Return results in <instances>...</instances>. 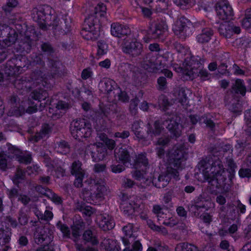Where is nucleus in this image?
I'll return each instance as SVG.
<instances>
[{
  "label": "nucleus",
  "mask_w": 251,
  "mask_h": 251,
  "mask_svg": "<svg viewBox=\"0 0 251 251\" xmlns=\"http://www.w3.org/2000/svg\"><path fill=\"white\" fill-rule=\"evenodd\" d=\"M14 86L19 90H22L23 92H27L32 88L38 87V90H34L30 94V97L35 100H38V102L43 100L45 102L41 103L39 108L37 104L31 105L28 107L26 112L29 114L36 112L38 110L42 111L46 104L50 103L48 98V94L47 90L44 88L49 89L51 86L50 82L45 76V74L40 69H35L28 76H24L21 78H17L14 82Z\"/></svg>",
  "instance_id": "f257e3e1"
},
{
  "label": "nucleus",
  "mask_w": 251,
  "mask_h": 251,
  "mask_svg": "<svg viewBox=\"0 0 251 251\" xmlns=\"http://www.w3.org/2000/svg\"><path fill=\"white\" fill-rule=\"evenodd\" d=\"M178 57L179 58H184L182 67L177 65L174 66V69L178 73L182 74V78L184 80L193 79L195 74H198V75L201 77L202 80H208L210 78V74L206 70H200L198 72V69L200 68L202 64L204 62L203 60H201L198 56H193L191 53L185 49L178 53Z\"/></svg>",
  "instance_id": "f03ea898"
},
{
  "label": "nucleus",
  "mask_w": 251,
  "mask_h": 251,
  "mask_svg": "<svg viewBox=\"0 0 251 251\" xmlns=\"http://www.w3.org/2000/svg\"><path fill=\"white\" fill-rule=\"evenodd\" d=\"M204 179L216 188L228 191V185L226 186V176L224 175L225 169L219 159H209L201 162L200 168Z\"/></svg>",
  "instance_id": "7ed1b4c3"
},
{
  "label": "nucleus",
  "mask_w": 251,
  "mask_h": 251,
  "mask_svg": "<svg viewBox=\"0 0 251 251\" xmlns=\"http://www.w3.org/2000/svg\"><path fill=\"white\" fill-rule=\"evenodd\" d=\"M180 122V118L173 115L164 122L156 121L152 125L148 124L147 126V137H150L152 140L154 137L160 135L165 130L163 126L165 125L171 134L175 137H178L181 135L182 128Z\"/></svg>",
  "instance_id": "20e7f679"
},
{
  "label": "nucleus",
  "mask_w": 251,
  "mask_h": 251,
  "mask_svg": "<svg viewBox=\"0 0 251 251\" xmlns=\"http://www.w3.org/2000/svg\"><path fill=\"white\" fill-rule=\"evenodd\" d=\"M32 17L34 21L38 23L40 28L46 29L47 25L58 26V21L54 20L53 23L50 22L51 18V7L48 5L39 6L32 10Z\"/></svg>",
  "instance_id": "39448f33"
},
{
  "label": "nucleus",
  "mask_w": 251,
  "mask_h": 251,
  "mask_svg": "<svg viewBox=\"0 0 251 251\" xmlns=\"http://www.w3.org/2000/svg\"><path fill=\"white\" fill-rule=\"evenodd\" d=\"M70 131L74 138L81 140L91 135V124L84 119L74 120L71 123Z\"/></svg>",
  "instance_id": "423d86ee"
},
{
  "label": "nucleus",
  "mask_w": 251,
  "mask_h": 251,
  "mask_svg": "<svg viewBox=\"0 0 251 251\" xmlns=\"http://www.w3.org/2000/svg\"><path fill=\"white\" fill-rule=\"evenodd\" d=\"M28 62L25 56L14 55L13 57L7 61L5 68V73L8 76L17 75L21 73L22 69L28 67Z\"/></svg>",
  "instance_id": "0eeeda50"
},
{
  "label": "nucleus",
  "mask_w": 251,
  "mask_h": 251,
  "mask_svg": "<svg viewBox=\"0 0 251 251\" xmlns=\"http://www.w3.org/2000/svg\"><path fill=\"white\" fill-rule=\"evenodd\" d=\"M215 207V203L210 197H206L203 193L194 200L189 207V210L194 215L199 217L203 211H208L210 208Z\"/></svg>",
  "instance_id": "6e6552de"
},
{
  "label": "nucleus",
  "mask_w": 251,
  "mask_h": 251,
  "mask_svg": "<svg viewBox=\"0 0 251 251\" xmlns=\"http://www.w3.org/2000/svg\"><path fill=\"white\" fill-rule=\"evenodd\" d=\"M91 183L90 190L86 188L83 189L81 197L87 202L97 203L102 199L105 188L103 186L95 183L94 180H92Z\"/></svg>",
  "instance_id": "1a4fd4ad"
},
{
  "label": "nucleus",
  "mask_w": 251,
  "mask_h": 251,
  "mask_svg": "<svg viewBox=\"0 0 251 251\" xmlns=\"http://www.w3.org/2000/svg\"><path fill=\"white\" fill-rule=\"evenodd\" d=\"M172 178L176 180L180 179L178 171L172 167H168L165 172L160 174L157 178H154L151 182L156 187L162 188L167 186Z\"/></svg>",
  "instance_id": "9d476101"
},
{
  "label": "nucleus",
  "mask_w": 251,
  "mask_h": 251,
  "mask_svg": "<svg viewBox=\"0 0 251 251\" xmlns=\"http://www.w3.org/2000/svg\"><path fill=\"white\" fill-rule=\"evenodd\" d=\"M85 153H90L93 161L97 162L105 158L107 155V149L105 146L101 143L90 144L86 147Z\"/></svg>",
  "instance_id": "9b49d317"
},
{
  "label": "nucleus",
  "mask_w": 251,
  "mask_h": 251,
  "mask_svg": "<svg viewBox=\"0 0 251 251\" xmlns=\"http://www.w3.org/2000/svg\"><path fill=\"white\" fill-rule=\"evenodd\" d=\"M37 40V36L34 29L27 30L22 36L19 42L20 50L28 52L31 49L34 41Z\"/></svg>",
  "instance_id": "f8f14e48"
},
{
  "label": "nucleus",
  "mask_w": 251,
  "mask_h": 251,
  "mask_svg": "<svg viewBox=\"0 0 251 251\" xmlns=\"http://www.w3.org/2000/svg\"><path fill=\"white\" fill-rule=\"evenodd\" d=\"M35 243L40 245L45 242V244L50 243L53 239L51 230L48 227H38L35 229L33 234Z\"/></svg>",
  "instance_id": "ddd939ff"
},
{
  "label": "nucleus",
  "mask_w": 251,
  "mask_h": 251,
  "mask_svg": "<svg viewBox=\"0 0 251 251\" xmlns=\"http://www.w3.org/2000/svg\"><path fill=\"white\" fill-rule=\"evenodd\" d=\"M18 34L15 29L6 24L0 25V38H3L5 44L11 46L17 39Z\"/></svg>",
  "instance_id": "4468645a"
},
{
  "label": "nucleus",
  "mask_w": 251,
  "mask_h": 251,
  "mask_svg": "<svg viewBox=\"0 0 251 251\" xmlns=\"http://www.w3.org/2000/svg\"><path fill=\"white\" fill-rule=\"evenodd\" d=\"M188 21L181 17L177 20L173 27L175 34L179 38L183 40L191 34L190 28L187 25Z\"/></svg>",
  "instance_id": "2eb2a0df"
},
{
  "label": "nucleus",
  "mask_w": 251,
  "mask_h": 251,
  "mask_svg": "<svg viewBox=\"0 0 251 251\" xmlns=\"http://www.w3.org/2000/svg\"><path fill=\"white\" fill-rule=\"evenodd\" d=\"M187 154L185 153L183 150L181 149H176L172 154L170 161V166L177 171L182 169V163L186 159Z\"/></svg>",
  "instance_id": "dca6fc26"
},
{
  "label": "nucleus",
  "mask_w": 251,
  "mask_h": 251,
  "mask_svg": "<svg viewBox=\"0 0 251 251\" xmlns=\"http://www.w3.org/2000/svg\"><path fill=\"white\" fill-rule=\"evenodd\" d=\"M216 10L219 18L222 20L230 19L233 14L231 6L226 1L219 2L216 5Z\"/></svg>",
  "instance_id": "f3484780"
},
{
  "label": "nucleus",
  "mask_w": 251,
  "mask_h": 251,
  "mask_svg": "<svg viewBox=\"0 0 251 251\" xmlns=\"http://www.w3.org/2000/svg\"><path fill=\"white\" fill-rule=\"evenodd\" d=\"M123 230L125 233V236L123 238V241L126 246H128L135 240L138 236V229L134 227L132 224H128L124 226Z\"/></svg>",
  "instance_id": "a211bd4d"
},
{
  "label": "nucleus",
  "mask_w": 251,
  "mask_h": 251,
  "mask_svg": "<svg viewBox=\"0 0 251 251\" xmlns=\"http://www.w3.org/2000/svg\"><path fill=\"white\" fill-rule=\"evenodd\" d=\"M168 29V26L163 21L158 22L149 31L148 34L151 38L157 39L160 38Z\"/></svg>",
  "instance_id": "6ab92c4d"
},
{
  "label": "nucleus",
  "mask_w": 251,
  "mask_h": 251,
  "mask_svg": "<svg viewBox=\"0 0 251 251\" xmlns=\"http://www.w3.org/2000/svg\"><path fill=\"white\" fill-rule=\"evenodd\" d=\"M138 199L134 196L130 198L127 201H124L122 203V208L126 215L132 214L136 209L138 208L139 204L137 202Z\"/></svg>",
  "instance_id": "aec40b11"
},
{
  "label": "nucleus",
  "mask_w": 251,
  "mask_h": 251,
  "mask_svg": "<svg viewBox=\"0 0 251 251\" xmlns=\"http://www.w3.org/2000/svg\"><path fill=\"white\" fill-rule=\"evenodd\" d=\"M130 29L126 25H122L118 23L111 25V34L118 38L130 34Z\"/></svg>",
  "instance_id": "412c9836"
},
{
  "label": "nucleus",
  "mask_w": 251,
  "mask_h": 251,
  "mask_svg": "<svg viewBox=\"0 0 251 251\" xmlns=\"http://www.w3.org/2000/svg\"><path fill=\"white\" fill-rule=\"evenodd\" d=\"M143 123L141 120H136L133 122L131 126V130L134 133L136 138L139 142H144L148 140L147 137L145 134L142 126Z\"/></svg>",
  "instance_id": "4be33fe9"
},
{
  "label": "nucleus",
  "mask_w": 251,
  "mask_h": 251,
  "mask_svg": "<svg viewBox=\"0 0 251 251\" xmlns=\"http://www.w3.org/2000/svg\"><path fill=\"white\" fill-rule=\"evenodd\" d=\"M11 232L10 229L4 227L1 224H0V247H2V251H7L9 247L6 244L10 240Z\"/></svg>",
  "instance_id": "5701e85b"
},
{
  "label": "nucleus",
  "mask_w": 251,
  "mask_h": 251,
  "mask_svg": "<svg viewBox=\"0 0 251 251\" xmlns=\"http://www.w3.org/2000/svg\"><path fill=\"white\" fill-rule=\"evenodd\" d=\"M142 44L138 41L130 42L123 49L124 52L130 54L133 56H137L141 54L142 51Z\"/></svg>",
  "instance_id": "b1692460"
},
{
  "label": "nucleus",
  "mask_w": 251,
  "mask_h": 251,
  "mask_svg": "<svg viewBox=\"0 0 251 251\" xmlns=\"http://www.w3.org/2000/svg\"><path fill=\"white\" fill-rule=\"evenodd\" d=\"M51 131L52 127L49 124H44L42 125L40 130L32 136L31 140L37 142L42 139L49 137Z\"/></svg>",
  "instance_id": "393cba45"
},
{
  "label": "nucleus",
  "mask_w": 251,
  "mask_h": 251,
  "mask_svg": "<svg viewBox=\"0 0 251 251\" xmlns=\"http://www.w3.org/2000/svg\"><path fill=\"white\" fill-rule=\"evenodd\" d=\"M115 157L121 161L124 165L129 163L130 161V154L127 149L120 148L115 150Z\"/></svg>",
  "instance_id": "a878e982"
},
{
  "label": "nucleus",
  "mask_w": 251,
  "mask_h": 251,
  "mask_svg": "<svg viewBox=\"0 0 251 251\" xmlns=\"http://www.w3.org/2000/svg\"><path fill=\"white\" fill-rule=\"evenodd\" d=\"M214 34V31L210 27L203 28L200 34L196 37L197 41L200 44H205L210 41Z\"/></svg>",
  "instance_id": "bb28decb"
},
{
  "label": "nucleus",
  "mask_w": 251,
  "mask_h": 251,
  "mask_svg": "<svg viewBox=\"0 0 251 251\" xmlns=\"http://www.w3.org/2000/svg\"><path fill=\"white\" fill-rule=\"evenodd\" d=\"M19 99L16 96H12L9 100V104L11 108L8 112V115L15 116L16 117L21 115V113L18 106Z\"/></svg>",
  "instance_id": "cd10ccee"
},
{
  "label": "nucleus",
  "mask_w": 251,
  "mask_h": 251,
  "mask_svg": "<svg viewBox=\"0 0 251 251\" xmlns=\"http://www.w3.org/2000/svg\"><path fill=\"white\" fill-rule=\"evenodd\" d=\"M49 65L51 68V71L52 72V77L55 78L61 75L62 73L61 70V67L62 66V63L59 61L52 59H49Z\"/></svg>",
  "instance_id": "c85d7f7f"
},
{
  "label": "nucleus",
  "mask_w": 251,
  "mask_h": 251,
  "mask_svg": "<svg viewBox=\"0 0 251 251\" xmlns=\"http://www.w3.org/2000/svg\"><path fill=\"white\" fill-rule=\"evenodd\" d=\"M97 23V20L96 19L95 15H89L84 20V29L90 32L94 31L95 29V25Z\"/></svg>",
  "instance_id": "c756f323"
},
{
  "label": "nucleus",
  "mask_w": 251,
  "mask_h": 251,
  "mask_svg": "<svg viewBox=\"0 0 251 251\" xmlns=\"http://www.w3.org/2000/svg\"><path fill=\"white\" fill-rule=\"evenodd\" d=\"M162 57H159L157 58L155 63H154L152 60H146L144 61V63L143 64V67L146 69L148 70L149 71H154L155 70H158L161 68V67H158V62H160L159 65H164V63H161V60L160 59Z\"/></svg>",
  "instance_id": "7c9ffc66"
},
{
  "label": "nucleus",
  "mask_w": 251,
  "mask_h": 251,
  "mask_svg": "<svg viewBox=\"0 0 251 251\" xmlns=\"http://www.w3.org/2000/svg\"><path fill=\"white\" fill-rule=\"evenodd\" d=\"M230 24L227 22L221 23L218 27V31L221 35L228 38L231 36Z\"/></svg>",
  "instance_id": "2f4dec72"
},
{
  "label": "nucleus",
  "mask_w": 251,
  "mask_h": 251,
  "mask_svg": "<svg viewBox=\"0 0 251 251\" xmlns=\"http://www.w3.org/2000/svg\"><path fill=\"white\" fill-rule=\"evenodd\" d=\"M232 89L236 94H240L242 96H245L246 93V88L244 81L240 79L235 80L232 86Z\"/></svg>",
  "instance_id": "473e14b6"
},
{
  "label": "nucleus",
  "mask_w": 251,
  "mask_h": 251,
  "mask_svg": "<svg viewBox=\"0 0 251 251\" xmlns=\"http://www.w3.org/2000/svg\"><path fill=\"white\" fill-rule=\"evenodd\" d=\"M148 165V160L146 156L143 154H140L137 156L133 166L136 169L143 166L145 169H146Z\"/></svg>",
  "instance_id": "72a5a7b5"
},
{
  "label": "nucleus",
  "mask_w": 251,
  "mask_h": 251,
  "mask_svg": "<svg viewBox=\"0 0 251 251\" xmlns=\"http://www.w3.org/2000/svg\"><path fill=\"white\" fill-rule=\"evenodd\" d=\"M82 163L77 160L74 161L71 166V173L73 176L85 175V171L81 168Z\"/></svg>",
  "instance_id": "f704fd0d"
},
{
  "label": "nucleus",
  "mask_w": 251,
  "mask_h": 251,
  "mask_svg": "<svg viewBox=\"0 0 251 251\" xmlns=\"http://www.w3.org/2000/svg\"><path fill=\"white\" fill-rule=\"evenodd\" d=\"M99 226L103 231L109 230V216L106 214L100 215L98 218Z\"/></svg>",
  "instance_id": "c9c22d12"
},
{
  "label": "nucleus",
  "mask_w": 251,
  "mask_h": 251,
  "mask_svg": "<svg viewBox=\"0 0 251 251\" xmlns=\"http://www.w3.org/2000/svg\"><path fill=\"white\" fill-rule=\"evenodd\" d=\"M132 176L136 180L141 181V183L146 185H149L151 181V179L146 178L145 173L140 171H135L132 173Z\"/></svg>",
  "instance_id": "e433bc0d"
},
{
  "label": "nucleus",
  "mask_w": 251,
  "mask_h": 251,
  "mask_svg": "<svg viewBox=\"0 0 251 251\" xmlns=\"http://www.w3.org/2000/svg\"><path fill=\"white\" fill-rule=\"evenodd\" d=\"M175 250L176 251H199L196 246L187 243H181L178 244L176 247Z\"/></svg>",
  "instance_id": "4c0bfd02"
},
{
  "label": "nucleus",
  "mask_w": 251,
  "mask_h": 251,
  "mask_svg": "<svg viewBox=\"0 0 251 251\" xmlns=\"http://www.w3.org/2000/svg\"><path fill=\"white\" fill-rule=\"evenodd\" d=\"M83 239L87 242L91 243L92 245H95L98 243V240L95 234L91 230H87L85 231L83 234Z\"/></svg>",
  "instance_id": "58836bf2"
},
{
  "label": "nucleus",
  "mask_w": 251,
  "mask_h": 251,
  "mask_svg": "<svg viewBox=\"0 0 251 251\" xmlns=\"http://www.w3.org/2000/svg\"><path fill=\"white\" fill-rule=\"evenodd\" d=\"M6 146L7 147V151H6V153L5 154L7 155V156L8 158H12L14 157H16L17 158L18 155L22 153L21 151L20 150L10 144L7 143Z\"/></svg>",
  "instance_id": "ea45409f"
},
{
  "label": "nucleus",
  "mask_w": 251,
  "mask_h": 251,
  "mask_svg": "<svg viewBox=\"0 0 251 251\" xmlns=\"http://www.w3.org/2000/svg\"><path fill=\"white\" fill-rule=\"evenodd\" d=\"M56 227L62 233L63 238H70L71 230L68 226L64 224H63L61 221H58L56 224Z\"/></svg>",
  "instance_id": "a19ab883"
},
{
  "label": "nucleus",
  "mask_w": 251,
  "mask_h": 251,
  "mask_svg": "<svg viewBox=\"0 0 251 251\" xmlns=\"http://www.w3.org/2000/svg\"><path fill=\"white\" fill-rule=\"evenodd\" d=\"M57 145L58 146L56 147V149L58 152L62 154H66L70 152V148L67 142L62 141L57 143Z\"/></svg>",
  "instance_id": "79ce46f5"
},
{
  "label": "nucleus",
  "mask_w": 251,
  "mask_h": 251,
  "mask_svg": "<svg viewBox=\"0 0 251 251\" xmlns=\"http://www.w3.org/2000/svg\"><path fill=\"white\" fill-rule=\"evenodd\" d=\"M109 83V78L104 77L102 78L99 83L100 90L103 93L108 94L110 92Z\"/></svg>",
  "instance_id": "37998d69"
},
{
  "label": "nucleus",
  "mask_w": 251,
  "mask_h": 251,
  "mask_svg": "<svg viewBox=\"0 0 251 251\" xmlns=\"http://www.w3.org/2000/svg\"><path fill=\"white\" fill-rule=\"evenodd\" d=\"M178 6L184 8L192 7L195 3V0H173Z\"/></svg>",
  "instance_id": "c03bdc74"
},
{
  "label": "nucleus",
  "mask_w": 251,
  "mask_h": 251,
  "mask_svg": "<svg viewBox=\"0 0 251 251\" xmlns=\"http://www.w3.org/2000/svg\"><path fill=\"white\" fill-rule=\"evenodd\" d=\"M17 218L18 223L21 226H25L28 223V216L26 213L22 209L19 210Z\"/></svg>",
  "instance_id": "a18cd8bd"
},
{
  "label": "nucleus",
  "mask_w": 251,
  "mask_h": 251,
  "mask_svg": "<svg viewBox=\"0 0 251 251\" xmlns=\"http://www.w3.org/2000/svg\"><path fill=\"white\" fill-rule=\"evenodd\" d=\"M242 24L243 26L246 28L251 27V9L246 10L245 17L242 20Z\"/></svg>",
  "instance_id": "49530a36"
},
{
  "label": "nucleus",
  "mask_w": 251,
  "mask_h": 251,
  "mask_svg": "<svg viewBox=\"0 0 251 251\" xmlns=\"http://www.w3.org/2000/svg\"><path fill=\"white\" fill-rule=\"evenodd\" d=\"M43 59V55L42 54H33L32 56V61L33 63L39 65L40 67H44L45 65V63Z\"/></svg>",
  "instance_id": "de8ad7c7"
},
{
  "label": "nucleus",
  "mask_w": 251,
  "mask_h": 251,
  "mask_svg": "<svg viewBox=\"0 0 251 251\" xmlns=\"http://www.w3.org/2000/svg\"><path fill=\"white\" fill-rule=\"evenodd\" d=\"M139 100L137 98H135L131 100L129 105V110L130 113L133 115H135L138 112V105Z\"/></svg>",
  "instance_id": "09e8293b"
},
{
  "label": "nucleus",
  "mask_w": 251,
  "mask_h": 251,
  "mask_svg": "<svg viewBox=\"0 0 251 251\" xmlns=\"http://www.w3.org/2000/svg\"><path fill=\"white\" fill-rule=\"evenodd\" d=\"M98 50L97 54L102 55L105 54L108 50V45L103 41H99L98 43Z\"/></svg>",
  "instance_id": "8fccbe9b"
},
{
  "label": "nucleus",
  "mask_w": 251,
  "mask_h": 251,
  "mask_svg": "<svg viewBox=\"0 0 251 251\" xmlns=\"http://www.w3.org/2000/svg\"><path fill=\"white\" fill-rule=\"evenodd\" d=\"M42 50L49 55H51L54 52L52 46L48 42L43 43L41 46Z\"/></svg>",
  "instance_id": "3c124183"
},
{
  "label": "nucleus",
  "mask_w": 251,
  "mask_h": 251,
  "mask_svg": "<svg viewBox=\"0 0 251 251\" xmlns=\"http://www.w3.org/2000/svg\"><path fill=\"white\" fill-rule=\"evenodd\" d=\"M245 118L246 119V124L247 126L246 131L249 135L251 136V110L246 111L245 113Z\"/></svg>",
  "instance_id": "603ef678"
},
{
  "label": "nucleus",
  "mask_w": 251,
  "mask_h": 251,
  "mask_svg": "<svg viewBox=\"0 0 251 251\" xmlns=\"http://www.w3.org/2000/svg\"><path fill=\"white\" fill-rule=\"evenodd\" d=\"M7 155L0 153V170L5 171L7 169Z\"/></svg>",
  "instance_id": "864d4df0"
},
{
  "label": "nucleus",
  "mask_w": 251,
  "mask_h": 251,
  "mask_svg": "<svg viewBox=\"0 0 251 251\" xmlns=\"http://www.w3.org/2000/svg\"><path fill=\"white\" fill-rule=\"evenodd\" d=\"M157 89L163 91L167 88V83L165 77L161 76L157 79Z\"/></svg>",
  "instance_id": "5fc2aeb1"
},
{
  "label": "nucleus",
  "mask_w": 251,
  "mask_h": 251,
  "mask_svg": "<svg viewBox=\"0 0 251 251\" xmlns=\"http://www.w3.org/2000/svg\"><path fill=\"white\" fill-rule=\"evenodd\" d=\"M18 4V1L17 0H8L7 4L5 6H3V10L5 12H10L11 8L15 7Z\"/></svg>",
  "instance_id": "6e6d98bb"
},
{
  "label": "nucleus",
  "mask_w": 251,
  "mask_h": 251,
  "mask_svg": "<svg viewBox=\"0 0 251 251\" xmlns=\"http://www.w3.org/2000/svg\"><path fill=\"white\" fill-rule=\"evenodd\" d=\"M170 139L168 137H161L159 138L156 142L155 145L159 147L165 148L169 144Z\"/></svg>",
  "instance_id": "4d7b16f0"
},
{
  "label": "nucleus",
  "mask_w": 251,
  "mask_h": 251,
  "mask_svg": "<svg viewBox=\"0 0 251 251\" xmlns=\"http://www.w3.org/2000/svg\"><path fill=\"white\" fill-rule=\"evenodd\" d=\"M178 223V220L173 217H168L167 219H165L162 224L169 227H173Z\"/></svg>",
  "instance_id": "13d9d810"
},
{
  "label": "nucleus",
  "mask_w": 251,
  "mask_h": 251,
  "mask_svg": "<svg viewBox=\"0 0 251 251\" xmlns=\"http://www.w3.org/2000/svg\"><path fill=\"white\" fill-rule=\"evenodd\" d=\"M17 158H18L19 161L21 163L26 164L30 163L32 160L31 154H22L21 153L18 155Z\"/></svg>",
  "instance_id": "bf43d9fd"
},
{
  "label": "nucleus",
  "mask_w": 251,
  "mask_h": 251,
  "mask_svg": "<svg viewBox=\"0 0 251 251\" xmlns=\"http://www.w3.org/2000/svg\"><path fill=\"white\" fill-rule=\"evenodd\" d=\"M95 14L99 13L100 16H104L106 13V7L103 3L99 4L95 8Z\"/></svg>",
  "instance_id": "052dcab7"
},
{
  "label": "nucleus",
  "mask_w": 251,
  "mask_h": 251,
  "mask_svg": "<svg viewBox=\"0 0 251 251\" xmlns=\"http://www.w3.org/2000/svg\"><path fill=\"white\" fill-rule=\"evenodd\" d=\"M98 137L99 139V140L103 141V142L105 144V147L108 149L110 147V139L108 138L107 135H106L104 133H99L98 134Z\"/></svg>",
  "instance_id": "680f3d73"
},
{
  "label": "nucleus",
  "mask_w": 251,
  "mask_h": 251,
  "mask_svg": "<svg viewBox=\"0 0 251 251\" xmlns=\"http://www.w3.org/2000/svg\"><path fill=\"white\" fill-rule=\"evenodd\" d=\"M49 192L50 194L49 195V197H50L51 200L55 203L57 204H61L62 202V199L60 197L58 196L57 194L52 193L50 190H49Z\"/></svg>",
  "instance_id": "e2e57ef3"
},
{
  "label": "nucleus",
  "mask_w": 251,
  "mask_h": 251,
  "mask_svg": "<svg viewBox=\"0 0 251 251\" xmlns=\"http://www.w3.org/2000/svg\"><path fill=\"white\" fill-rule=\"evenodd\" d=\"M80 211L83 214L88 216H90L94 212L93 209L89 206H81Z\"/></svg>",
  "instance_id": "0e129e2a"
},
{
  "label": "nucleus",
  "mask_w": 251,
  "mask_h": 251,
  "mask_svg": "<svg viewBox=\"0 0 251 251\" xmlns=\"http://www.w3.org/2000/svg\"><path fill=\"white\" fill-rule=\"evenodd\" d=\"M53 214L51 211L46 210L44 213H43L41 221L49 222L52 219Z\"/></svg>",
  "instance_id": "69168bd1"
},
{
  "label": "nucleus",
  "mask_w": 251,
  "mask_h": 251,
  "mask_svg": "<svg viewBox=\"0 0 251 251\" xmlns=\"http://www.w3.org/2000/svg\"><path fill=\"white\" fill-rule=\"evenodd\" d=\"M229 109L233 113L239 114L242 111V107L240 103L236 102L230 105Z\"/></svg>",
  "instance_id": "338daca9"
},
{
  "label": "nucleus",
  "mask_w": 251,
  "mask_h": 251,
  "mask_svg": "<svg viewBox=\"0 0 251 251\" xmlns=\"http://www.w3.org/2000/svg\"><path fill=\"white\" fill-rule=\"evenodd\" d=\"M64 22H61L59 25V28L62 30L64 33L68 32L71 28L70 24L67 21V19L63 20Z\"/></svg>",
  "instance_id": "774afa93"
}]
</instances>
